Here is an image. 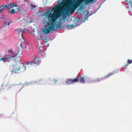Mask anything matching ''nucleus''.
<instances>
[{
  "mask_svg": "<svg viewBox=\"0 0 132 132\" xmlns=\"http://www.w3.org/2000/svg\"><path fill=\"white\" fill-rule=\"evenodd\" d=\"M19 52L15 54L12 49H9L7 51V53H6L5 55L6 60L10 59L14 61L15 62L13 65V69L11 71L12 75L18 71H20V72H23L26 70V67L23 64L20 62L21 59L18 56Z\"/></svg>",
  "mask_w": 132,
  "mask_h": 132,
  "instance_id": "f257e3e1",
  "label": "nucleus"
},
{
  "mask_svg": "<svg viewBox=\"0 0 132 132\" xmlns=\"http://www.w3.org/2000/svg\"><path fill=\"white\" fill-rule=\"evenodd\" d=\"M60 5V4L59 6L56 5L53 8L52 11H53L54 13L52 14H51V12L48 11L44 15V16L46 15V18H47L48 22H51V25L48 28H45L44 30V32L45 34H47L54 30L55 24V21L58 18L57 9Z\"/></svg>",
  "mask_w": 132,
  "mask_h": 132,
  "instance_id": "f03ea898",
  "label": "nucleus"
},
{
  "mask_svg": "<svg viewBox=\"0 0 132 132\" xmlns=\"http://www.w3.org/2000/svg\"><path fill=\"white\" fill-rule=\"evenodd\" d=\"M78 81L83 83H85V81H87L88 82H90L91 81V79L90 77H81L80 76L78 77Z\"/></svg>",
  "mask_w": 132,
  "mask_h": 132,
  "instance_id": "7ed1b4c3",
  "label": "nucleus"
},
{
  "mask_svg": "<svg viewBox=\"0 0 132 132\" xmlns=\"http://www.w3.org/2000/svg\"><path fill=\"white\" fill-rule=\"evenodd\" d=\"M94 0H78L75 4L76 6V7L79 6L82 3V2L84 1H85L86 3H89L92 2Z\"/></svg>",
  "mask_w": 132,
  "mask_h": 132,
  "instance_id": "20e7f679",
  "label": "nucleus"
},
{
  "mask_svg": "<svg viewBox=\"0 0 132 132\" xmlns=\"http://www.w3.org/2000/svg\"><path fill=\"white\" fill-rule=\"evenodd\" d=\"M78 76H77L76 78L73 79H67L66 81V83L67 85H69L78 82Z\"/></svg>",
  "mask_w": 132,
  "mask_h": 132,
  "instance_id": "39448f33",
  "label": "nucleus"
},
{
  "mask_svg": "<svg viewBox=\"0 0 132 132\" xmlns=\"http://www.w3.org/2000/svg\"><path fill=\"white\" fill-rule=\"evenodd\" d=\"M3 88L7 90H11L13 88V86L10 84H4L2 85Z\"/></svg>",
  "mask_w": 132,
  "mask_h": 132,
  "instance_id": "423d86ee",
  "label": "nucleus"
},
{
  "mask_svg": "<svg viewBox=\"0 0 132 132\" xmlns=\"http://www.w3.org/2000/svg\"><path fill=\"white\" fill-rule=\"evenodd\" d=\"M17 6V5L15 3H11L9 4L8 5H4V7L5 10H6V9L9 10L11 8H13L14 7Z\"/></svg>",
  "mask_w": 132,
  "mask_h": 132,
  "instance_id": "0eeeda50",
  "label": "nucleus"
},
{
  "mask_svg": "<svg viewBox=\"0 0 132 132\" xmlns=\"http://www.w3.org/2000/svg\"><path fill=\"white\" fill-rule=\"evenodd\" d=\"M70 6H67L65 9V11L67 14H68L71 13L74 10Z\"/></svg>",
  "mask_w": 132,
  "mask_h": 132,
  "instance_id": "6e6552de",
  "label": "nucleus"
},
{
  "mask_svg": "<svg viewBox=\"0 0 132 132\" xmlns=\"http://www.w3.org/2000/svg\"><path fill=\"white\" fill-rule=\"evenodd\" d=\"M38 60L37 59V57H36L35 59V60L33 62H30L27 64L28 65V67H30V65H32L34 64H37L38 65Z\"/></svg>",
  "mask_w": 132,
  "mask_h": 132,
  "instance_id": "1a4fd4ad",
  "label": "nucleus"
},
{
  "mask_svg": "<svg viewBox=\"0 0 132 132\" xmlns=\"http://www.w3.org/2000/svg\"><path fill=\"white\" fill-rule=\"evenodd\" d=\"M16 8L14 9L15 12H19L20 13H21L22 12V10H22L21 9V7L20 6H18L17 5V6H15Z\"/></svg>",
  "mask_w": 132,
  "mask_h": 132,
  "instance_id": "9d476101",
  "label": "nucleus"
},
{
  "mask_svg": "<svg viewBox=\"0 0 132 132\" xmlns=\"http://www.w3.org/2000/svg\"><path fill=\"white\" fill-rule=\"evenodd\" d=\"M25 30V28L23 29H21V28H18L17 29V30L19 34H21V36H22V33Z\"/></svg>",
  "mask_w": 132,
  "mask_h": 132,
  "instance_id": "9b49d317",
  "label": "nucleus"
},
{
  "mask_svg": "<svg viewBox=\"0 0 132 132\" xmlns=\"http://www.w3.org/2000/svg\"><path fill=\"white\" fill-rule=\"evenodd\" d=\"M132 62V59H128L127 61V64H125V66H124V67L126 69V67L128 64L131 63Z\"/></svg>",
  "mask_w": 132,
  "mask_h": 132,
  "instance_id": "f8f14e48",
  "label": "nucleus"
},
{
  "mask_svg": "<svg viewBox=\"0 0 132 132\" xmlns=\"http://www.w3.org/2000/svg\"><path fill=\"white\" fill-rule=\"evenodd\" d=\"M116 73L115 72H113L112 73L111 72H110L109 73L108 75L106 76H105L104 77H103L104 78V79H106V78H108L110 76L112 75H113V74H115Z\"/></svg>",
  "mask_w": 132,
  "mask_h": 132,
  "instance_id": "ddd939ff",
  "label": "nucleus"
},
{
  "mask_svg": "<svg viewBox=\"0 0 132 132\" xmlns=\"http://www.w3.org/2000/svg\"><path fill=\"white\" fill-rule=\"evenodd\" d=\"M27 45L28 46V44H25L24 43H23V42H22V43L20 44V46L21 47L20 50L22 51L23 49V47L24 46H27Z\"/></svg>",
  "mask_w": 132,
  "mask_h": 132,
  "instance_id": "4468645a",
  "label": "nucleus"
},
{
  "mask_svg": "<svg viewBox=\"0 0 132 132\" xmlns=\"http://www.w3.org/2000/svg\"><path fill=\"white\" fill-rule=\"evenodd\" d=\"M45 82L46 81L44 79L42 78L39 80V84H43L45 83Z\"/></svg>",
  "mask_w": 132,
  "mask_h": 132,
  "instance_id": "2eb2a0df",
  "label": "nucleus"
},
{
  "mask_svg": "<svg viewBox=\"0 0 132 132\" xmlns=\"http://www.w3.org/2000/svg\"><path fill=\"white\" fill-rule=\"evenodd\" d=\"M5 10L4 7V5H3L1 6L0 7V13H2L3 10Z\"/></svg>",
  "mask_w": 132,
  "mask_h": 132,
  "instance_id": "dca6fc26",
  "label": "nucleus"
},
{
  "mask_svg": "<svg viewBox=\"0 0 132 132\" xmlns=\"http://www.w3.org/2000/svg\"><path fill=\"white\" fill-rule=\"evenodd\" d=\"M104 80L103 77H102L100 78H98L95 80V81L96 82H99L102 80Z\"/></svg>",
  "mask_w": 132,
  "mask_h": 132,
  "instance_id": "f3484780",
  "label": "nucleus"
},
{
  "mask_svg": "<svg viewBox=\"0 0 132 132\" xmlns=\"http://www.w3.org/2000/svg\"><path fill=\"white\" fill-rule=\"evenodd\" d=\"M2 56L0 55V61H3V63H4L5 61L6 60L5 57L1 58Z\"/></svg>",
  "mask_w": 132,
  "mask_h": 132,
  "instance_id": "a211bd4d",
  "label": "nucleus"
},
{
  "mask_svg": "<svg viewBox=\"0 0 132 132\" xmlns=\"http://www.w3.org/2000/svg\"><path fill=\"white\" fill-rule=\"evenodd\" d=\"M9 12L12 14H14L15 12H15V11L14 10V9H13L11 10V11H9Z\"/></svg>",
  "mask_w": 132,
  "mask_h": 132,
  "instance_id": "6ab92c4d",
  "label": "nucleus"
},
{
  "mask_svg": "<svg viewBox=\"0 0 132 132\" xmlns=\"http://www.w3.org/2000/svg\"><path fill=\"white\" fill-rule=\"evenodd\" d=\"M51 83H52L51 84H52V83H54L55 84H56L57 81V80L56 79H54L53 80H51Z\"/></svg>",
  "mask_w": 132,
  "mask_h": 132,
  "instance_id": "aec40b11",
  "label": "nucleus"
},
{
  "mask_svg": "<svg viewBox=\"0 0 132 132\" xmlns=\"http://www.w3.org/2000/svg\"><path fill=\"white\" fill-rule=\"evenodd\" d=\"M57 27L60 29H61V28L62 26L61 25V22H60L59 24L57 25Z\"/></svg>",
  "mask_w": 132,
  "mask_h": 132,
  "instance_id": "412c9836",
  "label": "nucleus"
},
{
  "mask_svg": "<svg viewBox=\"0 0 132 132\" xmlns=\"http://www.w3.org/2000/svg\"><path fill=\"white\" fill-rule=\"evenodd\" d=\"M30 84V82H26L24 84L23 86H26L28 85H29Z\"/></svg>",
  "mask_w": 132,
  "mask_h": 132,
  "instance_id": "4be33fe9",
  "label": "nucleus"
},
{
  "mask_svg": "<svg viewBox=\"0 0 132 132\" xmlns=\"http://www.w3.org/2000/svg\"><path fill=\"white\" fill-rule=\"evenodd\" d=\"M128 4L129 5H130L131 6H132V3L131 0H129V2L128 3Z\"/></svg>",
  "mask_w": 132,
  "mask_h": 132,
  "instance_id": "5701e85b",
  "label": "nucleus"
},
{
  "mask_svg": "<svg viewBox=\"0 0 132 132\" xmlns=\"http://www.w3.org/2000/svg\"><path fill=\"white\" fill-rule=\"evenodd\" d=\"M12 22L11 21L10 22L7 23V22H5V23L4 24L5 25H7V26H8L10 25V24L11 22Z\"/></svg>",
  "mask_w": 132,
  "mask_h": 132,
  "instance_id": "b1692460",
  "label": "nucleus"
},
{
  "mask_svg": "<svg viewBox=\"0 0 132 132\" xmlns=\"http://www.w3.org/2000/svg\"><path fill=\"white\" fill-rule=\"evenodd\" d=\"M31 7H32V8H35L36 7V5H33L32 4H31Z\"/></svg>",
  "mask_w": 132,
  "mask_h": 132,
  "instance_id": "393cba45",
  "label": "nucleus"
},
{
  "mask_svg": "<svg viewBox=\"0 0 132 132\" xmlns=\"http://www.w3.org/2000/svg\"><path fill=\"white\" fill-rule=\"evenodd\" d=\"M73 26V25H68L66 26V27H67L69 28L71 27L72 26Z\"/></svg>",
  "mask_w": 132,
  "mask_h": 132,
  "instance_id": "a878e982",
  "label": "nucleus"
},
{
  "mask_svg": "<svg viewBox=\"0 0 132 132\" xmlns=\"http://www.w3.org/2000/svg\"><path fill=\"white\" fill-rule=\"evenodd\" d=\"M45 43H47V41H48L47 39L46 38L45 39Z\"/></svg>",
  "mask_w": 132,
  "mask_h": 132,
  "instance_id": "bb28decb",
  "label": "nucleus"
},
{
  "mask_svg": "<svg viewBox=\"0 0 132 132\" xmlns=\"http://www.w3.org/2000/svg\"><path fill=\"white\" fill-rule=\"evenodd\" d=\"M42 50H40V52H42Z\"/></svg>",
  "mask_w": 132,
  "mask_h": 132,
  "instance_id": "cd10ccee",
  "label": "nucleus"
},
{
  "mask_svg": "<svg viewBox=\"0 0 132 132\" xmlns=\"http://www.w3.org/2000/svg\"><path fill=\"white\" fill-rule=\"evenodd\" d=\"M32 22V21H30L29 22V23H31Z\"/></svg>",
  "mask_w": 132,
  "mask_h": 132,
  "instance_id": "c85d7f7f",
  "label": "nucleus"
},
{
  "mask_svg": "<svg viewBox=\"0 0 132 132\" xmlns=\"http://www.w3.org/2000/svg\"><path fill=\"white\" fill-rule=\"evenodd\" d=\"M79 8H80V9H82V7H81V6L80 7H79Z\"/></svg>",
  "mask_w": 132,
  "mask_h": 132,
  "instance_id": "c756f323",
  "label": "nucleus"
},
{
  "mask_svg": "<svg viewBox=\"0 0 132 132\" xmlns=\"http://www.w3.org/2000/svg\"><path fill=\"white\" fill-rule=\"evenodd\" d=\"M47 22H45L44 23H47Z\"/></svg>",
  "mask_w": 132,
  "mask_h": 132,
  "instance_id": "7c9ffc66",
  "label": "nucleus"
},
{
  "mask_svg": "<svg viewBox=\"0 0 132 132\" xmlns=\"http://www.w3.org/2000/svg\"><path fill=\"white\" fill-rule=\"evenodd\" d=\"M29 29H28V30H27V31H29Z\"/></svg>",
  "mask_w": 132,
  "mask_h": 132,
  "instance_id": "2f4dec72",
  "label": "nucleus"
},
{
  "mask_svg": "<svg viewBox=\"0 0 132 132\" xmlns=\"http://www.w3.org/2000/svg\"><path fill=\"white\" fill-rule=\"evenodd\" d=\"M40 48H41V47H39V49H40Z\"/></svg>",
  "mask_w": 132,
  "mask_h": 132,
  "instance_id": "473e14b6",
  "label": "nucleus"
},
{
  "mask_svg": "<svg viewBox=\"0 0 132 132\" xmlns=\"http://www.w3.org/2000/svg\"><path fill=\"white\" fill-rule=\"evenodd\" d=\"M39 61L40 62L41 61H40L39 60Z\"/></svg>",
  "mask_w": 132,
  "mask_h": 132,
  "instance_id": "72a5a7b5",
  "label": "nucleus"
}]
</instances>
